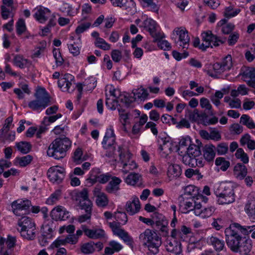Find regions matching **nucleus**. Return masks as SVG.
Instances as JSON below:
<instances>
[{
  "mask_svg": "<svg viewBox=\"0 0 255 255\" xmlns=\"http://www.w3.org/2000/svg\"><path fill=\"white\" fill-rule=\"evenodd\" d=\"M255 230V225L242 226L235 223L230 225L225 231L226 241L228 247L233 252L238 251L239 247L245 237H243L239 233L241 232L245 235H248Z\"/></svg>",
  "mask_w": 255,
  "mask_h": 255,
  "instance_id": "obj_1",
  "label": "nucleus"
},
{
  "mask_svg": "<svg viewBox=\"0 0 255 255\" xmlns=\"http://www.w3.org/2000/svg\"><path fill=\"white\" fill-rule=\"evenodd\" d=\"M71 146V141L68 137L57 138L50 144L47 151V155L56 159H62L65 156L66 151Z\"/></svg>",
  "mask_w": 255,
  "mask_h": 255,
  "instance_id": "obj_2",
  "label": "nucleus"
},
{
  "mask_svg": "<svg viewBox=\"0 0 255 255\" xmlns=\"http://www.w3.org/2000/svg\"><path fill=\"white\" fill-rule=\"evenodd\" d=\"M35 99L29 102L28 107L33 111L39 112L51 104V97L43 88L39 87L34 93Z\"/></svg>",
  "mask_w": 255,
  "mask_h": 255,
  "instance_id": "obj_3",
  "label": "nucleus"
},
{
  "mask_svg": "<svg viewBox=\"0 0 255 255\" xmlns=\"http://www.w3.org/2000/svg\"><path fill=\"white\" fill-rule=\"evenodd\" d=\"M139 239L153 254L158 253L159 247L161 245V238L154 231L150 229L145 230L139 235Z\"/></svg>",
  "mask_w": 255,
  "mask_h": 255,
  "instance_id": "obj_4",
  "label": "nucleus"
},
{
  "mask_svg": "<svg viewBox=\"0 0 255 255\" xmlns=\"http://www.w3.org/2000/svg\"><path fill=\"white\" fill-rule=\"evenodd\" d=\"M216 195L219 204H230L235 200L234 186L230 183L221 185L218 191L216 192Z\"/></svg>",
  "mask_w": 255,
  "mask_h": 255,
  "instance_id": "obj_5",
  "label": "nucleus"
},
{
  "mask_svg": "<svg viewBox=\"0 0 255 255\" xmlns=\"http://www.w3.org/2000/svg\"><path fill=\"white\" fill-rule=\"evenodd\" d=\"M102 145L103 147L107 150L106 156L115 158L116 151V135L114 129L111 127L107 130L102 141Z\"/></svg>",
  "mask_w": 255,
  "mask_h": 255,
  "instance_id": "obj_6",
  "label": "nucleus"
},
{
  "mask_svg": "<svg viewBox=\"0 0 255 255\" xmlns=\"http://www.w3.org/2000/svg\"><path fill=\"white\" fill-rule=\"evenodd\" d=\"M202 43L200 46V49L205 50L207 48L213 46L217 47L220 43H224L226 39H221L213 35L211 31L204 32L201 34Z\"/></svg>",
  "mask_w": 255,
  "mask_h": 255,
  "instance_id": "obj_7",
  "label": "nucleus"
},
{
  "mask_svg": "<svg viewBox=\"0 0 255 255\" xmlns=\"http://www.w3.org/2000/svg\"><path fill=\"white\" fill-rule=\"evenodd\" d=\"M71 199L73 200L79 202L80 207H86L90 208L92 206V202L88 197V191L87 189L84 188L81 191L74 190L71 193Z\"/></svg>",
  "mask_w": 255,
  "mask_h": 255,
  "instance_id": "obj_8",
  "label": "nucleus"
},
{
  "mask_svg": "<svg viewBox=\"0 0 255 255\" xmlns=\"http://www.w3.org/2000/svg\"><path fill=\"white\" fill-rule=\"evenodd\" d=\"M11 205L12 211L16 216H23L29 212L31 202L28 200L18 199L12 202Z\"/></svg>",
  "mask_w": 255,
  "mask_h": 255,
  "instance_id": "obj_9",
  "label": "nucleus"
},
{
  "mask_svg": "<svg viewBox=\"0 0 255 255\" xmlns=\"http://www.w3.org/2000/svg\"><path fill=\"white\" fill-rule=\"evenodd\" d=\"M47 176L50 181L53 183L62 182L65 176V170L58 166L50 167L47 171Z\"/></svg>",
  "mask_w": 255,
  "mask_h": 255,
  "instance_id": "obj_10",
  "label": "nucleus"
},
{
  "mask_svg": "<svg viewBox=\"0 0 255 255\" xmlns=\"http://www.w3.org/2000/svg\"><path fill=\"white\" fill-rule=\"evenodd\" d=\"M240 75L249 86L255 89V68L244 67L242 68Z\"/></svg>",
  "mask_w": 255,
  "mask_h": 255,
  "instance_id": "obj_11",
  "label": "nucleus"
},
{
  "mask_svg": "<svg viewBox=\"0 0 255 255\" xmlns=\"http://www.w3.org/2000/svg\"><path fill=\"white\" fill-rule=\"evenodd\" d=\"M173 33V34L175 33L177 35L179 36L178 40L176 42V44L183 48L187 49L190 38L186 29L182 27H176L174 29Z\"/></svg>",
  "mask_w": 255,
  "mask_h": 255,
  "instance_id": "obj_12",
  "label": "nucleus"
},
{
  "mask_svg": "<svg viewBox=\"0 0 255 255\" xmlns=\"http://www.w3.org/2000/svg\"><path fill=\"white\" fill-rule=\"evenodd\" d=\"M74 79V77L70 74H65L63 77L61 78L58 81V85L59 87L63 88V91H67L71 93L73 91L74 88L73 87L70 90V87L72 84V81Z\"/></svg>",
  "mask_w": 255,
  "mask_h": 255,
  "instance_id": "obj_13",
  "label": "nucleus"
},
{
  "mask_svg": "<svg viewBox=\"0 0 255 255\" xmlns=\"http://www.w3.org/2000/svg\"><path fill=\"white\" fill-rule=\"evenodd\" d=\"M78 242V237L75 235H68L66 238L63 239H57L51 245L50 248L52 249L55 248L60 249L62 246H64L68 243L74 245Z\"/></svg>",
  "mask_w": 255,
  "mask_h": 255,
  "instance_id": "obj_14",
  "label": "nucleus"
},
{
  "mask_svg": "<svg viewBox=\"0 0 255 255\" xmlns=\"http://www.w3.org/2000/svg\"><path fill=\"white\" fill-rule=\"evenodd\" d=\"M160 140L159 149L163 152L165 154L168 155L172 151L173 144L170 137H159Z\"/></svg>",
  "mask_w": 255,
  "mask_h": 255,
  "instance_id": "obj_15",
  "label": "nucleus"
},
{
  "mask_svg": "<svg viewBox=\"0 0 255 255\" xmlns=\"http://www.w3.org/2000/svg\"><path fill=\"white\" fill-rule=\"evenodd\" d=\"M203 155L208 162L212 161L216 155V147L212 144H206L202 148Z\"/></svg>",
  "mask_w": 255,
  "mask_h": 255,
  "instance_id": "obj_16",
  "label": "nucleus"
},
{
  "mask_svg": "<svg viewBox=\"0 0 255 255\" xmlns=\"http://www.w3.org/2000/svg\"><path fill=\"white\" fill-rule=\"evenodd\" d=\"M51 15L50 11L47 8L40 7L34 14L35 18L40 23L45 22Z\"/></svg>",
  "mask_w": 255,
  "mask_h": 255,
  "instance_id": "obj_17",
  "label": "nucleus"
},
{
  "mask_svg": "<svg viewBox=\"0 0 255 255\" xmlns=\"http://www.w3.org/2000/svg\"><path fill=\"white\" fill-rule=\"evenodd\" d=\"M111 179L106 186L105 190L110 194H116L120 190V184L122 180L116 176L112 177Z\"/></svg>",
  "mask_w": 255,
  "mask_h": 255,
  "instance_id": "obj_18",
  "label": "nucleus"
},
{
  "mask_svg": "<svg viewBox=\"0 0 255 255\" xmlns=\"http://www.w3.org/2000/svg\"><path fill=\"white\" fill-rule=\"evenodd\" d=\"M195 142V143H191L188 146L187 152L196 158L202 154L201 148L202 146V144L198 139H196Z\"/></svg>",
  "mask_w": 255,
  "mask_h": 255,
  "instance_id": "obj_19",
  "label": "nucleus"
},
{
  "mask_svg": "<svg viewBox=\"0 0 255 255\" xmlns=\"http://www.w3.org/2000/svg\"><path fill=\"white\" fill-rule=\"evenodd\" d=\"M115 6L125 7L129 11L135 7V3L132 0H110Z\"/></svg>",
  "mask_w": 255,
  "mask_h": 255,
  "instance_id": "obj_20",
  "label": "nucleus"
},
{
  "mask_svg": "<svg viewBox=\"0 0 255 255\" xmlns=\"http://www.w3.org/2000/svg\"><path fill=\"white\" fill-rule=\"evenodd\" d=\"M140 208L139 201L138 198H134L132 201L127 202L126 209L127 212L130 215L137 213Z\"/></svg>",
  "mask_w": 255,
  "mask_h": 255,
  "instance_id": "obj_21",
  "label": "nucleus"
},
{
  "mask_svg": "<svg viewBox=\"0 0 255 255\" xmlns=\"http://www.w3.org/2000/svg\"><path fill=\"white\" fill-rule=\"evenodd\" d=\"M234 175L238 179H243L247 174L246 166L241 163H237L234 168Z\"/></svg>",
  "mask_w": 255,
  "mask_h": 255,
  "instance_id": "obj_22",
  "label": "nucleus"
},
{
  "mask_svg": "<svg viewBox=\"0 0 255 255\" xmlns=\"http://www.w3.org/2000/svg\"><path fill=\"white\" fill-rule=\"evenodd\" d=\"M166 249L168 252L172 253L175 255H179L182 252L180 243H178L175 240H173L172 242L167 241Z\"/></svg>",
  "mask_w": 255,
  "mask_h": 255,
  "instance_id": "obj_23",
  "label": "nucleus"
},
{
  "mask_svg": "<svg viewBox=\"0 0 255 255\" xmlns=\"http://www.w3.org/2000/svg\"><path fill=\"white\" fill-rule=\"evenodd\" d=\"M252 248V241L249 239H246L245 237L242 243L239 245L238 251L236 253H240L243 255H248L250 253Z\"/></svg>",
  "mask_w": 255,
  "mask_h": 255,
  "instance_id": "obj_24",
  "label": "nucleus"
},
{
  "mask_svg": "<svg viewBox=\"0 0 255 255\" xmlns=\"http://www.w3.org/2000/svg\"><path fill=\"white\" fill-rule=\"evenodd\" d=\"M208 242L211 245L217 252H220L225 249V242L216 237H211Z\"/></svg>",
  "mask_w": 255,
  "mask_h": 255,
  "instance_id": "obj_25",
  "label": "nucleus"
},
{
  "mask_svg": "<svg viewBox=\"0 0 255 255\" xmlns=\"http://www.w3.org/2000/svg\"><path fill=\"white\" fill-rule=\"evenodd\" d=\"M117 151L119 153V160L121 164H123L126 162H129L131 154L127 148H124L122 146H119Z\"/></svg>",
  "mask_w": 255,
  "mask_h": 255,
  "instance_id": "obj_26",
  "label": "nucleus"
},
{
  "mask_svg": "<svg viewBox=\"0 0 255 255\" xmlns=\"http://www.w3.org/2000/svg\"><path fill=\"white\" fill-rule=\"evenodd\" d=\"M18 225L21 227L20 231L25 230L27 228H32L35 226V224L32 220L27 216H22V217L19 219L18 221Z\"/></svg>",
  "mask_w": 255,
  "mask_h": 255,
  "instance_id": "obj_27",
  "label": "nucleus"
},
{
  "mask_svg": "<svg viewBox=\"0 0 255 255\" xmlns=\"http://www.w3.org/2000/svg\"><path fill=\"white\" fill-rule=\"evenodd\" d=\"M182 170L178 164H170L168 167L167 175L171 179L179 177L181 174Z\"/></svg>",
  "mask_w": 255,
  "mask_h": 255,
  "instance_id": "obj_28",
  "label": "nucleus"
},
{
  "mask_svg": "<svg viewBox=\"0 0 255 255\" xmlns=\"http://www.w3.org/2000/svg\"><path fill=\"white\" fill-rule=\"evenodd\" d=\"M85 234L91 239H99L104 237L105 232L102 229H83Z\"/></svg>",
  "mask_w": 255,
  "mask_h": 255,
  "instance_id": "obj_29",
  "label": "nucleus"
},
{
  "mask_svg": "<svg viewBox=\"0 0 255 255\" xmlns=\"http://www.w3.org/2000/svg\"><path fill=\"white\" fill-rule=\"evenodd\" d=\"M182 161L184 164L191 167H195L197 164V158L187 152L182 156Z\"/></svg>",
  "mask_w": 255,
  "mask_h": 255,
  "instance_id": "obj_30",
  "label": "nucleus"
},
{
  "mask_svg": "<svg viewBox=\"0 0 255 255\" xmlns=\"http://www.w3.org/2000/svg\"><path fill=\"white\" fill-rule=\"evenodd\" d=\"M226 19H222L218 23V26H222V31L223 33L228 34L234 29L235 25L231 23H227Z\"/></svg>",
  "mask_w": 255,
  "mask_h": 255,
  "instance_id": "obj_31",
  "label": "nucleus"
},
{
  "mask_svg": "<svg viewBox=\"0 0 255 255\" xmlns=\"http://www.w3.org/2000/svg\"><path fill=\"white\" fill-rule=\"evenodd\" d=\"M15 146L19 151L24 154L28 153L31 148V145L29 142L23 141L16 143Z\"/></svg>",
  "mask_w": 255,
  "mask_h": 255,
  "instance_id": "obj_32",
  "label": "nucleus"
},
{
  "mask_svg": "<svg viewBox=\"0 0 255 255\" xmlns=\"http://www.w3.org/2000/svg\"><path fill=\"white\" fill-rule=\"evenodd\" d=\"M35 226L32 228H27L26 229L20 231L21 236L23 238L28 240H33L35 237L36 231Z\"/></svg>",
  "mask_w": 255,
  "mask_h": 255,
  "instance_id": "obj_33",
  "label": "nucleus"
},
{
  "mask_svg": "<svg viewBox=\"0 0 255 255\" xmlns=\"http://www.w3.org/2000/svg\"><path fill=\"white\" fill-rule=\"evenodd\" d=\"M156 22L151 18H147L142 23V26L150 33V34L156 30Z\"/></svg>",
  "mask_w": 255,
  "mask_h": 255,
  "instance_id": "obj_34",
  "label": "nucleus"
},
{
  "mask_svg": "<svg viewBox=\"0 0 255 255\" xmlns=\"http://www.w3.org/2000/svg\"><path fill=\"white\" fill-rule=\"evenodd\" d=\"M141 178V176L138 173H131L126 177L125 181L129 185H134L138 183Z\"/></svg>",
  "mask_w": 255,
  "mask_h": 255,
  "instance_id": "obj_35",
  "label": "nucleus"
},
{
  "mask_svg": "<svg viewBox=\"0 0 255 255\" xmlns=\"http://www.w3.org/2000/svg\"><path fill=\"white\" fill-rule=\"evenodd\" d=\"M61 196V191L59 189L56 190L46 200V203L48 205H52L56 203Z\"/></svg>",
  "mask_w": 255,
  "mask_h": 255,
  "instance_id": "obj_36",
  "label": "nucleus"
},
{
  "mask_svg": "<svg viewBox=\"0 0 255 255\" xmlns=\"http://www.w3.org/2000/svg\"><path fill=\"white\" fill-rule=\"evenodd\" d=\"M116 235L121 238L127 245L130 246H132L133 243L132 238L124 230L122 229L121 231H118Z\"/></svg>",
  "mask_w": 255,
  "mask_h": 255,
  "instance_id": "obj_37",
  "label": "nucleus"
},
{
  "mask_svg": "<svg viewBox=\"0 0 255 255\" xmlns=\"http://www.w3.org/2000/svg\"><path fill=\"white\" fill-rule=\"evenodd\" d=\"M14 64L20 68H23L28 64V60L19 55H16L13 59Z\"/></svg>",
  "mask_w": 255,
  "mask_h": 255,
  "instance_id": "obj_38",
  "label": "nucleus"
},
{
  "mask_svg": "<svg viewBox=\"0 0 255 255\" xmlns=\"http://www.w3.org/2000/svg\"><path fill=\"white\" fill-rule=\"evenodd\" d=\"M62 206H57L52 210L50 213V216L53 220L58 221L63 213L64 210Z\"/></svg>",
  "mask_w": 255,
  "mask_h": 255,
  "instance_id": "obj_39",
  "label": "nucleus"
},
{
  "mask_svg": "<svg viewBox=\"0 0 255 255\" xmlns=\"http://www.w3.org/2000/svg\"><path fill=\"white\" fill-rule=\"evenodd\" d=\"M92 206H90V208H87V206L84 207H80L82 210H85L86 214L79 216L78 218V221L80 223H83L89 220L91 217Z\"/></svg>",
  "mask_w": 255,
  "mask_h": 255,
  "instance_id": "obj_40",
  "label": "nucleus"
},
{
  "mask_svg": "<svg viewBox=\"0 0 255 255\" xmlns=\"http://www.w3.org/2000/svg\"><path fill=\"white\" fill-rule=\"evenodd\" d=\"M240 123L247 126L249 128L252 129L255 128V124L247 115H243L241 116Z\"/></svg>",
  "mask_w": 255,
  "mask_h": 255,
  "instance_id": "obj_41",
  "label": "nucleus"
},
{
  "mask_svg": "<svg viewBox=\"0 0 255 255\" xmlns=\"http://www.w3.org/2000/svg\"><path fill=\"white\" fill-rule=\"evenodd\" d=\"M101 175V171L99 168H93L90 172V175L87 180L89 183L93 184L97 182L98 176Z\"/></svg>",
  "mask_w": 255,
  "mask_h": 255,
  "instance_id": "obj_42",
  "label": "nucleus"
},
{
  "mask_svg": "<svg viewBox=\"0 0 255 255\" xmlns=\"http://www.w3.org/2000/svg\"><path fill=\"white\" fill-rule=\"evenodd\" d=\"M215 164L217 166H221L220 169L222 171H225L229 167L230 163L229 161L225 160V158L219 157L216 158Z\"/></svg>",
  "mask_w": 255,
  "mask_h": 255,
  "instance_id": "obj_43",
  "label": "nucleus"
},
{
  "mask_svg": "<svg viewBox=\"0 0 255 255\" xmlns=\"http://www.w3.org/2000/svg\"><path fill=\"white\" fill-rule=\"evenodd\" d=\"M245 211L248 216L253 220H255V202H251L246 204Z\"/></svg>",
  "mask_w": 255,
  "mask_h": 255,
  "instance_id": "obj_44",
  "label": "nucleus"
},
{
  "mask_svg": "<svg viewBox=\"0 0 255 255\" xmlns=\"http://www.w3.org/2000/svg\"><path fill=\"white\" fill-rule=\"evenodd\" d=\"M32 156L30 155H27L21 157H17L15 161L20 166L24 167L29 164L32 161Z\"/></svg>",
  "mask_w": 255,
  "mask_h": 255,
  "instance_id": "obj_45",
  "label": "nucleus"
},
{
  "mask_svg": "<svg viewBox=\"0 0 255 255\" xmlns=\"http://www.w3.org/2000/svg\"><path fill=\"white\" fill-rule=\"evenodd\" d=\"M235 156L237 158L240 159L244 164L249 162V157L246 153L245 152L243 149L239 148L237 149L235 153Z\"/></svg>",
  "mask_w": 255,
  "mask_h": 255,
  "instance_id": "obj_46",
  "label": "nucleus"
},
{
  "mask_svg": "<svg viewBox=\"0 0 255 255\" xmlns=\"http://www.w3.org/2000/svg\"><path fill=\"white\" fill-rule=\"evenodd\" d=\"M167 225V223L166 221H155V226L160 230L163 236L165 237L168 235Z\"/></svg>",
  "mask_w": 255,
  "mask_h": 255,
  "instance_id": "obj_47",
  "label": "nucleus"
},
{
  "mask_svg": "<svg viewBox=\"0 0 255 255\" xmlns=\"http://www.w3.org/2000/svg\"><path fill=\"white\" fill-rule=\"evenodd\" d=\"M133 98L135 99V101L136 99H140L141 100H144L148 96L147 91L144 88L138 89L136 90L135 92H133Z\"/></svg>",
  "mask_w": 255,
  "mask_h": 255,
  "instance_id": "obj_48",
  "label": "nucleus"
},
{
  "mask_svg": "<svg viewBox=\"0 0 255 255\" xmlns=\"http://www.w3.org/2000/svg\"><path fill=\"white\" fill-rule=\"evenodd\" d=\"M229 150L228 144L226 142H221L216 147V151L218 155H222L226 154Z\"/></svg>",
  "mask_w": 255,
  "mask_h": 255,
  "instance_id": "obj_49",
  "label": "nucleus"
},
{
  "mask_svg": "<svg viewBox=\"0 0 255 255\" xmlns=\"http://www.w3.org/2000/svg\"><path fill=\"white\" fill-rule=\"evenodd\" d=\"M123 165V171L127 174L130 170H133L137 167V164L133 160H130L129 159V162H126L124 163Z\"/></svg>",
  "mask_w": 255,
  "mask_h": 255,
  "instance_id": "obj_50",
  "label": "nucleus"
},
{
  "mask_svg": "<svg viewBox=\"0 0 255 255\" xmlns=\"http://www.w3.org/2000/svg\"><path fill=\"white\" fill-rule=\"evenodd\" d=\"M94 243L91 242L84 244L81 247V252L84 254H91L95 251Z\"/></svg>",
  "mask_w": 255,
  "mask_h": 255,
  "instance_id": "obj_51",
  "label": "nucleus"
},
{
  "mask_svg": "<svg viewBox=\"0 0 255 255\" xmlns=\"http://www.w3.org/2000/svg\"><path fill=\"white\" fill-rule=\"evenodd\" d=\"M240 11L241 9L239 8L236 9L233 11V7L232 6H230L225 8L224 15L226 17L229 18L236 16Z\"/></svg>",
  "mask_w": 255,
  "mask_h": 255,
  "instance_id": "obj_52",
  "label": "nucleus"
},
{
  "mask_svg": "<svg viewBox=\"0 0 255 255\" xmlns=\"http://www.w3.org/2000/svg\"><path fill=\"white\" fill-rule=\"evenodd\" d=\"M185 117H188L191 122H196L199 119V113L197 109L193 111L186 110Z\"/></svg>",
  "mask_w": 255,
  "mask_h": 255,
  "instance_id": "obj_53",
  "label": "nucleus"
},
{
  "mask_svg": "<svg viewBox=\"0 0 255 255\" xmlns=\"http://www.w3.org/2000/svg\"><path fill=\"white\" fill-rule=\"evenodd\" d=\"M115 218L119 224L124 225L128 221V217L125 212L118 211L115 213Z\"/></svg>",
  "mask_w": 255,
  "mask_h": 255,
  "instance_id": "obj_54",
  "label": "nucleus"
},
{
  "mask_svg": "<svg viewBox=\"0 0 255 255\" xmlns=\"http://www.w3.org/2000/svg\"><path fill=\"white\" fill-rule=\"evenodd\" d=\"M96 203L99 207H105L109 202L107 195L104 193L96 197Z\"/></svg>",
  "mask_w": 255,
  "mask_h": 255,
  "instance_id": "obj_55",
  "label": "nucleus"
},
{
  "mask_svg": "<svg viewBox=\"0 0 255 255\" xmlns=\"http://www.w3.org/2000/svg\"><path fill=\"white\" fill-rule=\"evenodd\" d=\"M53 56L55 59L56 63L57 66H61L64 62L61 54L59 48H54L53 50Z\"/></svg>",
  "mask_w": 255,
  "mask_h": 255,
  "instance_id": "obj_56",
  "label": "nucleus"
},
{
  "mask_svg": "<svg viewBox=\"0 0 255 255\" xmlns=\"http://www.w3.org/2000/svg\"><path fill=\"white\" fill-rule=\"evenodd\" d=\"M96 47H99L104 50H107L110 49V45L108 44L103 38H98L95 42Z\"/></svg>",
  "mask_w": 255,
  "mask_h": 255,
  "instance_id": "obj_57",
  "label": "nucleus"
},
{
  "mask_svg": "<svg viewBox=\"0 0 255 255\" xmlns=\"http://www.w3.org/2000/svg\"><path fill=\"white\" fill-rule=\"evenodd\" d=\"M42 232L44 238H51L52 237L51 233L53 232L54 228L53 227H50L48 224L42 226Z\"/></svg>",
  "mask_w": 255,
  "mask_h": 255,
  "instance_id": "obj_58",
  "label": "nucleus"
},
{
  "mask_svg": "<svg viewBox=\"0 0 255 255\" xmlns=\"http://www.w3.org/2000/svg\"><path fill=\"white\" fill-rule=\"evenodd\" d=\"M84 86H86V90L90 91L93 90L96 86V81L94 78L91 77L85 80L83 83Z\"/></svg>",
  "mask_w": 255,
  "mask_h": 255,
  "instance_id": "obj_59",
  "label": "nucleus"
},
{
  "mask_svg": "<svg viewBox=\"0 0 255 255\" xmlns=\"http://www.w3.org/2000/svg\"><path fill=\"white\" fill-rule=\"evenodd\" d=\"M197 193L198 189L194 185H188L184 189L185 195H191L193 198L197 195Z\"/></svg>",
  "mask_w": 255,
  "mask_h": 255,
  "instance_id": "obj_60",
  "label": "nucleus"
},
{
  "mask_svg": "<svg viewBox=\"0 0 255 255\" xmlns=\"http://www.w3.org/2000/svg\"><path fill=\"white\" fill-rule=\"evenodd\" d=\"M16 32L17 34L21 35L26 30V25L24 20L20 18L16 22Z\"/></svg>",
  "mask_w": 255,
  "mask_h": 255,
  "instance_id": "obj_61",
  "label": "nucleus"
},
{
  "mask_svg": "<svg viewBox=\"0 0 255 255\" xmlns=\"http://www.w3.org/2000/svg\"><path fill=\"white\" fill-rule=\"evenodd\" d=\"M215 208L213 207L204 208L201 210V214L199 216L202 218L209 217L213 214Z\"/></svg>",
  "mask_w": 255,
  "mask_h": 255,
  "instance_id": "obj_62",
  "label": "nucleus"
},
{
  "mask_svg": "<svg viewBox=\"0 0 255 255\" xmlns=\"http://www.w3.org/2000/svg\"><path fill=\"white\" fill-rule=\"evenodd\" d=\"M220 63L225 70H229L232 66L231 56L229 55H228Z\"/></svg>",
  "mask_w": 255,
  "mask_h": 255,
  "instance_id": "obj_63",
  "label": "nucleus"
},
{
  "mask_svg": "<svg viewBox=\"0 0 255 255\" xmlns=\"http://www.w3.org/2000/svg\"><path fill=\"white\" fill-rule=\"evenodd\" d=\"M106 106L111 110H115L118 106V101L116 98L111 100L107 98L106 101Z\"/></svg>",
  "mask_w": 255,
  "mask_h": 255,
  "instance_id": "obj_64",
  "label": "nucleus"
}]
</instances>
